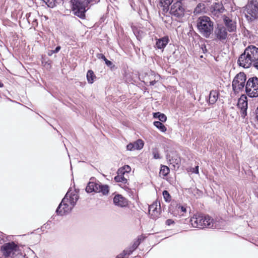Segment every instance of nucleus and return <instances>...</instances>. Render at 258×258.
Here are the masks:
<instances>
[{
  "instance_id": "f257e3e1",
  "label": "nucleus",
  "mask_w": 258,
  "mask_h": 258,
  "mask_svg": "<svg viewBox=\"0 0 258 258\" xmlns=\"http://www.w3.org/2000/svg\"><path fill=\"white\" fill-rule=\"evenodd\" d=\"M196 23L200 33L205 38H209L214 30V22L211 19L207 16H200Z\"/></svg>"
},
{
  "instance_id": "f03ea898",
  "label": "nucleus",
  "mask_w": 258,
  "mask_h": 258,
  "mask_svg": "<svg viewBox=\"0 0 258 258\" xmlns=\"http://www.w3.org/2000/svg\"><path fill=\"white\" fill-rule=\"evenodd\" d=\"M243 13L248 22H251L258 19V2L250 0L243 7Z\"/></svg>"
},
{
  "instance_id": "7ed1b4c3",
  "label": "nucleus",
  "mask_w": 258,
  "mask_h": 258,
  "mask_svg": "<svg viewBox=\"0 0 258 258\" xmlns=\"http://www.w3.org/2000/svg\"><path fill=\"white\" fill-rule=\"evenodd\" d=\"M72 10L76 16L81 19L86 18V13L88 6L82 0H71Z\"/></svg>"
},
{
  "instance_id": "20e7f679",
  "label": "nucleus",
  "mask_w": 258,
  "mask_h": 258,
  "mask_svg": "<svg viewBox=\"0 0 258 258\" xmlns=\"http://www.w3.org/2000/svg\"><path fill=\"white\" fill-rule=\"evenodd\" d=\"M246 79V75L243 72H240L234 77L232 82V87L235 95L243 91L245 87Z\"/></svg>"
},
{
  "instance_id": "39448f33",
  "label": "nucleus",
  "mask_w": 258,
  "mask_h": 258,
  "mask_svg": "<svg viewBox=\"0 0 258 258\" xmlns=\"http://www.w3.org/2000/svg\"><path fill=\"white\" fill-rule=\"evenodd\" d=\"M246 95L250 98L258 97V78L253 77L246 82L245 88Z\"/></svg>"
},
{
  "instance_id": "423d86ee",
  "label": "nucleus",
  "mask_w": 258,
  "mask_h": 258,
  "mask_svg": "<svg viewBox=\"0 0 258 258\" xmlns=\"http://www.w3.org/2000/svg\"><path fill=\"white\" fill-rule=\"evenodd\" d=\"M172 3L171 5L170 13L178 19L182 18L185 15V7L179 1H174Z\"/></svg>"
},
{
  "instance_id": "0eeeda50",
  "label": "nucleus",
  "mask_w": 258,
  "mask_h": 258,
  "mask_svg": "<svg viewBox=\"0 0 258 258\" xmlns=\"http://www.w3.org/2000/svg\"><path fill=\"white\" fill-rule=\"evenodd\" d=\"M206 219L204 218V216L201 214H196L190 219V223L192 227L200 229L204 228H210L212 227V224L204 223V220Z\"/></svg>"
},
{
  "instance_id": "6e6552de",
  "label": "nucleus",
  "mask_w": 258,
  "mask_h": 258,
  "mask_svg": "<svg viewBox=\"0 0 258 258\" xmlns=\"http://www.w3.org/2000/svg\"><path fill=\"white\" fill-rule=\"evenodd\" d=\"M214 40L224 42L227 38L228 32L227 29L223 25H218L214 31Z\"/></svg>"
},
{
  "instance_id": "1a4fd4ad",
  "label": "nucleus",
  "mask_w": 258,
  "mask_h": 258,
  "mask_svg": "<svg viewBox=\"0 0 258 258\" xmlns=\"http://www.w3.org/2000/svg\"><path fill=\"white\" fill-rule=\"evenodd\" d=\"M79 198L78 191L76 189L70 188L63 198V202L68 201L69 203L74 207Z\"/></svg>"
},
{
  "instance_id": "9d476101",
  "label": "nucleus",
  "mask_w": 258,
  "mask_h": 258,
  "mask_svg": "<svg viewBox=\"0 0 258 258\" xmlns=\"http://www.w3.org/2000/svg\"><path fill=\"white\" fill-rule=\"evenodd\" d=\"M74 207L70 204L68 201L63 202V199L62 200L61 202L58 205L56 213L57 215L62 216L65 214H68L73 209Z\"/></svg>"
},
{
  "instance_id": "9b49d317",
  "label": "nucleus",
  "mask_w": 258,
  "mask_h": 258,
  "mask_svg": "<svg viewBox=\"0 0 258 258\" xmlns=\"http://www.w3.org/2000/svg\"><path fill=\"white\" fill-rule=\"evenodd\" d=\"M245 51L242 53L238 59V64L239 66L242 67L244 68H249L253 61L252 60L251 58L249 57Z\"/></svg>"
},
{
  "instance_id": "f8f14e48",
  "label": "nucleus",
  "mask_w": 258,
  "mask_h": 258,
  "mask_svg": "<svg viewBox=\"0 0 258 258\" xmlns=\"http://www.w3.org/2000/svg\"><path fill=\"white\" fill-rule=\"evenodd\" d=\"M166 158L169 163L174 169H178L181 162L180 157L176 153H172L171 154H167Z\"/></svg>"
},
{
  "instance_id": "ddd939ff",
  "label": "nucleus",
  "mask_w": 258,
  "mask_h": 258,
  "mask_svg": "<svg viewBox=\"0 0 258 258\" xmlns=\"http://www.w3.org/2000/svg\"><path fill=\"white\" fill-rule=\"evenodd\" d=\"M113 204L119 208H125L128 206V200L122 195H116L113 199Z\"/></svg>"
},
{
  "instance_id": "4468645a",
  "label": "nucleus",
  "mask_w": 258,
  "mask_h": 258,
  "mask_svg": "<svg viewBox=\"0 0 258 258\" xmlns=\"http://www.w3.org/2000/svg\"><path fill=\"white\" fill-rule=\"evenodd\" d=\"M17 245L13 242L6 243L2 247L3 254L6 256H9L14 254Z\"/></svg>"
},
{
  "instance_id": "2eb2a0df",
  "label": "nucleus",
  "mask_w": 258,
  "mask_h": 258,
  "mask_svg": "<svg viewBox=\"0 0 258 258\" xmlns=\"http://www.w3.org/2000/svg\"><path fill=\"white\" fill-rule=\"evenodd\" d=\"M155 41V47L158 49L163 50L169 42L170 40L169 36L166 35L159 38H156Z\"/></svg>"
},
{
  "instance_id": "dca6fc26",
  "label": "nucleus",
  "mask_w": 258,
  "mask_h": 258,
  "mask_svg": "<svg viewBox=\"0 0 258 258\" xmlns=\"http://www.w3.org/2000/svg\"><path fill=\"white\" fill-rule=\"evenodd\" d=\"M245 52L250 56L252 60L255 61L258 60V48L254 45H249L245 49Z\"/></svg>"
},
{
  "instance_id": "f3484780",
  "label": "nucleus",
  "mask_w": 258,
  "mask_h": 258,
  "mask_svg": "<svg viewBox=\"0 0 258 258\" xmlns=\"http://www.w3.org/2000/svg\"><path fill=\"white\" fill-rule=\"evenodd\" d=\"M247 101L241 99V98L238 99L237 106L240 108L241 116L243 118H244L247 115Z\"/></svg>"
},
{
  "instance_id": "a211bd4d",
  "label": "nucleus",
  "mask_w": 258,
  "mask_h": 258,
  "mask_svg": "<svg viewBox=\"0 0 258 258\" xmlns=\"http://www.w3.org/2000/svg\"><path fill=\"white\" fill-rule=\"evenodd\" d=\"M223 21L227 28V30L229 32H234L236 29L235 23L233 22L232 20L228 17L224 16Z\"/></svg>"
},
{
  "instance_id": "6ab92c4d",
  "label": "nucleus",
  "mask_w": 258,
  "mask_h": 258,
  "mask_svg": "<svg viewBox=\"0 0 258 258\" xmlns=\"http://www.w3.org/2000/svg\"><path fill=\"white\" fill-rule=\"evenodd\" d=\"M220 93L218 90H212L210 91L209 95L208 102L210 104H214L217 101Z\"/></svg>"
},
{
  "instance_id": "aec40b11",
  "label": "nucleus",
  "mask_w": 258,
  "mask_h": 258,
  "mask_svg": "<svg viewBox=\"0 0 258 258\" xmlns=\"http://www.w3.org/2000/svg\"><path fill=\"white\" fill-rule=\"evenodd\" d=\"M157 203L153 204L149 207V213L151 215L152 218L155 219L159 215V211L157 209Z\"/></svg>"
},
{
  "instance_id": "412c9836",
  "label": "nucleus",
  "mask_w": 258,
  "mask_h": 258,
  "mask_svg": "<svg viewBox=\"0 0 258 258\" xmlns=\"http://www.w3.org/2000/svg\"><path fill=\"white\" fill-rule=\"evenodd\" d=\"M98 185L99 183L94 182H89L86 187V192L88 193H90L93 191L97 192Z\"/></svg>"
},
{
  "instance_id": "4be33fe9",
  "label": "nucleus",
  "mask_w": 258,
  "mask_h": 258,
  "mask_svg": "<svg viewBox=\"0 0 258 258\" xmlns=\"http://www.w3.org/2000/svg\"><path fill=\"white\" fill-rule=\"evenodd\" d=\"M97 192H101L103 196L108 195L109 188L107 185L99 183Z\"/></svg>"
},
{
  "instance_id": "5701e85b",
  "label": "nucleus",
  "mask_w": 258,
  "mask_h": 258,
  "mask_svg": "<svg viewBox=\"0 0 258 258\" xmlns=\"http://www.w3.org/2000/svg\"><path fill=\"white\" fill-rule=\"evenodd\" d=\"M153 118L158 119L159 120L158 121L161 122H165L167 120V117L165 114L160 112H153Z\"/></svg>"
},
{
  "instance_id": "b1692460",
  "label": "nucleus",
  "mask_w": 258,
  "mask_h": 258,
  "mask_svg": "<svg viewBox=\"0 0 258 258\" xmlns=\"http://www.w3.org/2000/svg\"><path fill=\"white\" fill-rule=\"evenodd\" d=\"M86 78L89 84H92L94 83L96 77L94 72L92 70L88 71L86 75Z\"/></svg>"
},
{
  "instance_id": "393cba45",
  "label": "nucleus",
  "mask_w": 258,
  "mask_h": 258,
  "mask_svg": "<svg viewBox=\"0 0 258 258\" xmlns=\"http://www.w3.org/2000/svg\"><path fill=\"white\" fill-rule=\"evenodd\" d=\"M225 10L223 5L221 3H216L213 7V12L215 14L222 13Z\"/></svg>"
},
{
  "instance_id": "a878e982",
  "label": "nucleus",
  "mask_w": 258,
  "mask_h": 258,
  "mask_svg": "<svg viewBox=\"0 0 258 258\" xmlns=\"http://www.w3.org/2000/svg\"><path fill=\"white\" fill-rule=\"evenodd\" d=\"M153 125L158 128L160 132L165 133L167 131V128L165 125L160 121H154L153 122Z\"/></svg>"
},
{
  "instance_id": "bb28decb",
  "label": "nucleus",
  "mask_w": 258,
  "mask_h": 258,
  "mask_svg": "<svg viewBox=\"0 0 258 258\" xmlns=\"http://www.w3.org/2000/svg\"><path fill=\"white\" fill-rule=\"evenodd\" d=\"M141 241L142 237L141 236L138 237V239L134 241L133 244L127 248L131 253L138 247Z\"/></svg>"
},
{
  "instance_id": "cd10ccee",
  "label": "nucleus",
  "mask_w": 258,
  "mask_h": 258,
  "mask_svg": "<svg viewBox=\"0 0 258 258\" xmlns=\"http://www.w3.org/2000/svg\"><path fill=\"white\" fill-rule=\"evenodd\" d=\"M169 171L170 169L169 167L165 165H161L159 172L160 176H163L165 177L169 174Z\"/></svg>"
},
{
  "instance_id": "c85d7f7f",
  "label": "nucleus",
  "mask_w": 258,
  "mask_h": 258,
  "mask_svg": "<svg viewBox=\"0 0 258 258\" xmlns=\"http://www.w3.org/2000/svg\"><path fill=\"white\" fill-rule=\"evenodd\" d=\"M204 218L206 219V220H204V223L206 224V223L212 224V227L211 228H218V226L217 224L216 223L213 219H211L209 216H204Z\"/></svg>"
},
{
  "instance_id": "c756f323",
  "label": "nucleus",
  "mask_w": 258,
  "mask_h": 258,
  "mask_svg": "<svg viewBox=\"0 0 258 258\" xmlns=\"http://www.w3.org/2000/svg\"><path fill=\"white\" fill-rule=\"evenodd\" d=\"M133 143L135 150H138L142 149L144 145V142L142 139H138Z\"/></svg>"
},
{
  "instance_id": "7c9ffc66",
  "label": "nucleus",
  "mask_w": 258,
  "mask_h": 258,
  "mask_svg": "<svg viewBox=\"0 0 258 258\" xmlns=\"http://www.w3.org/2000/svg\"><path fill=\"white\" fill-rule=\"evenodd\" d=\"M174 2V0H160V3L163 7L168 8L172 3Z\"/></svg>"
},
{
  "instance_id": "2f4dec72",
  "label": "nucleus",
  "mask_w": 258,
  "mask_h": 258,
  "mask_svg": "<svg viewBox=\"0 0 258 258\" xmlns=\"http://www.w3.org/2000/svg\"><path fill=\"white\" fill-rule=\"evenodd\" d=\"M131 253L128 249L124 250L121 253L117 255L116 258H125L126 256L130 255Z\"/></svg>"
},
{
  "instance_id": "473e14b6",
  "label": "nucleus",
  "mask_w": 258,
  "mask_h": 258,
  "mask_svg": "<svg viewBox=\"0 0 258 258\" xmlns=\"http://www.w3.org/2000/svg\"><path fill=\"white\" fill-rule=\"evenodd\" d=\"M152 154L153 155V158L155 159H159L161 158V156L159 153L158 149L156 148L152 149Z\"/></svg>"
},
{
  "instance_id": "72a5a7b5",
  "label": "nucleus",
  "mask_w": 258,
  "mask_h": 258,
  "mask_svg": "<svg viewBox=\"0 0 258 258\" xmlns=\"http://www.w3.org/2000/svg\"><path fill=\"white\" fill-rule=\"evenodd\" d=\"M177 211L179 213H180L181 215H183L184 213L186 212V208L185 207L181 206V205H177L176 206Z\"/></svg>"
},
{
  "instance_id": "f704fd0d",
  "label": "nucleus",
  "mask_w": 258,
  "mask_h": 258,
  "mask_svg": "<svg viewBox=\"0 0 258 258\" xmlns=\"http://www.w3.org/2000/svg\"><path fill=\"white\" fill-rule=\"evenodd\" d=\"M126 171L124 170V169H123L122 167L120 168L117 171V175L114 177H124V175Z\"/></svg>"
},
{
  "instance_id": "c9c22d12",
  "label": "nucleus",
  "mask_w": 258,
  "mask_h": 258,
  "mask_svg": "<svg viewBox=\"0 0 258 258\" xmlns=\"http://www.w3.org/2000/svg\"><path fill=\"white\" fill-rule=\"evenodd\" d=\"M104 62H105L106 65L107 67H108L109 68H110V69L111 71H114L115 69H116L117 68L116 67V66L114 64H113L112 62L110 60H109L107 59L106 60H105Z\"/></svg>"
},
{
  "instance_id": "e433bc0d",
  "label": "nucleus",
  "mask_w": 258,
  "mask_h": 258,
  "mask_svg": "<svg viewBox=\"0 0 258 258\" xmlns=\"http://www.w3.org/2000/svg\"><path fill=\"white\" fill-rule=\"evenodd\" d=\"M27 21L29 23H31L33 26H37V20L35 18H33L32 17H31L30 16V15H29V17L27 18Z\"/></svg>"
},
{
  "instance_id": "4c0bfd02",
  "label": "nucleus",
  "mask_w": 258,
  "mask_h": 258,
  "mask_svg": "<svg viewBox=\"0 0 258 258\" xmlns=\"http://www.w3.org/2000/svg\"><path fill=\"white\" fill-rule=\"evenodd\" d=\"M163 196L166 202H169L171 201V196L167 190H164L163 191Z\"/></svg>"
},
{
  "instance_id": "58836bf2",
  "label": "nucleus",
  "mask_w": 258,
  "mask_h": 258,
  "mask_svg": "<svg viewBox=\"0 0 258 258\" xmlns=\"http://www.w3.org/2000/svg\"><path fill=\"white\" fill-rule=\"evenodd\" d=\"M61 49V47L59 45L57 46L54 50H50L48 52V55L49 56L52 55L53 53H56L59 51Z\"/></svg>"
},
{
  "instance_id": "ea45409f",
  "label": "nucleus",
  "mask_w": 258,
  "mask_h": 258,
  "mask_svg": "<svg viewBox=\"0 0 258 258\" xmlns=\"http://www.w3.org/2000/svg\"><path fill=\"white\" fill-rule=\"evenodd\" d=\"M141 33H143V32L138 30H134V33L135 35L136 36L137 39L139 41H141L142 38V37L141 35Z\"/></svg>"
},
{
  "instance_id": "a19ab883",
  "label": "nucleus",
  "mask_w": 258,
  "mask_h": 258,
  "mask_svg": "<svg viewBox=\"0 0 258 258\" xmlns=\"http://www.w3.org/2000/svg\"><path fill=\"white\" fill-rule=\"evenodd\" d=\"M42 64H44V66L46 68H50L51 61L48 59L47 60L46 59H43L42 61Z\"/></svg>"
},
{
  "instance_id": "79ce46f5",
  "label": "nucleus",
  "mask_w": 258,
  "mask_h": 258,
  "mask_svg": "<svg viewBox=\"0 0 258 258\" xmlns=\"http://www.w3.org/2000/svg\"><path fill=\"white\" fill-rule=\"evenodd\" d=\"M85 4L89 6L90 4H96L98 3L100 0H82Z\"/></svg>"
},
{
  "instance_id": "37998d69",
  "label": "nucleus",
  "mask_w": 258,
  "mask_h": 258,
  "mask_svg": "<svg viewBox=\"0 0 258 258\" xmlns=\"http://www.w3.org/2000/svg\"><path fill=\"white\" fill-rule=\"evenodd\" d=\"M126 149L128 151H134L135 150V146L133 143H130L126 146Z\"/></svg>"
},
{
  "instance_id": "c03bdc74",
  "label": "nucleus",
  "mask_w": 258,
  "mask_h": 258,
  "mask_svg": "<svg viewBox=\"0 0 258 258\" xmlns=\"http://www.w3.org/2000/svg\"><path fill=\"white\" fill-rule=\"evenodd\" d=\"M96 57L100 59H102L105 61V60H106L107 58H106L105 56L102 54V53H97L96 54Z\"/></svg>"
},
{
  "instance_id": "a18cd8bd",
  "label": "nucleus",
  "mask_w": 258,
  "mask_h": 258,
  "mask_svg": "<svg viewBox=\"0 0 258 258\" xmlns=\"http://www.w3.org/2000/svg\"><path fill=\"white\" fill-rule=\"evenodd\" d=\"M200 48L202 50V51L204 53H206L207 52L208 50L206 47V45L205 44H202L200 45Z\"/></svg>"
},
{
  "instance_id": "49530a36",
  "label": "nucleus",
  "mask_w": 258,
  "mask_h": 258,
  "mask_svg": "<svg viewBox=\"0 0 258 258\" xmlns=\"http://www.w3.org/2000/svg\"><path fill=\"white\" fill-rule=\"evenodd\" d=\"M191 172L194 173H199V166H196L194 168L191 169Z\"/></svg>"
},
{
  "instance_id": "de8ad7c7",
  "label": "nucleus",
  "mask_w": 258,
  "mask_h": 258,
  "mask_svg": "<svg viewBox=\"0 0 258 258\" xmlns=\"http://www.w3.org/2000/svg\"><path fill=\"white\" fill-rule=\"evenodd\" d=\"M123 169H124V170L126 171V173L129 172L131 170V167L129 165H125L122 167Z\"/></svg>"
},
{
  "instance_id": "09e8293b",
  "label": "nucleus",
  "mask_w": 258,
  "mask_h": 258,
  "mask_svg": "<svg viewBox=\"0 0 258 258\" xmlns=\"http://www.w3.org/2000/svg\"><path fill=\"white\" fill-rule=\"evenodd\" d=\"M116 179V181L117 182H126L127 181L126 178H114Z\"/></svg>"
},
{
  "instance_id": "8fccbe9b",
  "label": "nucleus",
  "mask_w": 258,
  "mask_h": 258,
  "mask_svg": "<svg viewBox=\"0 0 258 258\" xmlns=\"http://www.w3.org/2000/svg\"><path fill=\"white\" fill-rule=\"evenodd\" d=\"M253 66L258 70V60L253 62Z\"/></svg>"
},
{
  "instance_id": "3c124183",
  "label": "nucleus",
  "mask_w": 258,
  "mask_h": 258,
  "mask_svg": "<svg viewBox=\"0 0 258 258\" xmlns=\"http://www.w3.org/2000/svg\"><path fill=\"white\" fill-rule=\"evenodd\" d=\"M173 223V221L172 220H171V219H168L166 221V224H167L168 225H170L171 224H172Z\"/></svg>"
},
{
  "instance_id": "603ef678",
  "label": "nucleus",
  "mask_w": 258,
  "mask_h": 258,
  "mask_svg": "<svg viewBox=\"0 0 258 258\" xmlns=\"http://www.w3.org/2000/svg\"><path fill=\"white\" fill-rule=\"evenodd\" d=\"M157 83V81L153 80L149 82V85L154 86Z\"/></svg>"
},
{
  "instance_id": "864d4df0",
  "label": "nucleus",
  "mask_w": 258,
  "mask_h": 258,
  "mask_svg": "<svg viewBox=\"0 0 258 258\" xmlns=\"http://www.w3.org/2000/svg\"><path fill=\"white\" fill-rule=\"evenodd\" d=\"M255 118L258 121V106L255 110Z\"/></svg>"
},
{
  "instance_id": "5fc2aeb1",
  "label": "nucleus",
  "mask_w": 258,
  "mask_h": 258,
  "mask_svg": "<svg viewBox=\"0 0 258 258\" xmlns=\"http://www.w3.org/2000/svg\"><path fill=\"white\" fill-rule=\"evenodd\" d=\"M4 86V84L0 80V88H2Z\"/></svg>"
},
{
  "instance_id": "6e6d98bb",
  "label": "nucleus",
  "mask_w": 258,
  "mask_h": 258,
  "mask_svg": "<svg viewBox=\"0 0 258 258\" xmlns=\"http://www.w3.org/2000/svg\"><path fill=\"white\" fill-rule=\"evenodd\" d=\"M155 77H158V78H160V76L159 74H157V75H156Z\"/></svg>"
},
{
  "instance_id": "4d7b16f0",
  "label": "nucleus",
  "mask_w": 258,
  "mask_h": 258,
  "mask_svg": "<svg viewBox=\"0 0 258 258\" xmlns=\"http://www.w3.org/2000/svg\"><path fill=\"white\" fill-rule=\"evenodd\" d=\"M244 97L245 99H246V96L245 95H242L241 97Z\"/></svg>"
},
{
  "instance_id": "13d9d810",
  "label": "nucleus",
  "mask_w": 258,
  "mask_h": 258,
  "mask_svg": "<svg viewBox=\"0 0 258 258\" xmlns=\"http://www.w3.org/2000/svg\"><path fill=\"white\" fill-rule=\"evenodd\" d=\"M200 57H201V58H203V55H201V56H200Z\"/></svg>"
}]
</instances>
